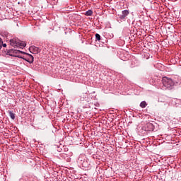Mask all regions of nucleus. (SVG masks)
Returning <instances> with one entry per match:
<instances>
[{
	"label": "nucleus",
	"instance_id": "nucleus-15",
	"mask_svg": "<svg viewBox=\"0 0 181 181\" xmlns=\"http://www.w3.org/2000/svg\"><path fill=\"white\" fill-rule=\"evenodd\" d=\"M6 47V44H4V42H2L1 47Z\"/></svg>",
	"mask_w": 181,
	"mask_h": 181
},
{
	"label": "nucleus",
	"instance_id": "nucleus-13",
	"mask_svg": "<svg viewBox=\"0 0 181 181\" xmlns=\"http://www.w3.org/2000/svg\"><path fill=\"white\" fill-rule=\"evenodd\" d=\"M16 57H18V59H23V60H25V59L26 58L25 57H22V56H20V55H16Z\"/></svg>",
	"mask_w": 181,
	"mask_h": 181
},
{
	"label": "nucleus",
	"instance_id": "nucleus-7",
	"mask_svg": "<svg viewBox=\"0 0 181 181\" xmlns=\"http://www.w3.org/2000/svg\"><path fill=\"white\" fill-rule=\"evenodd\" d=\"M13 53L16 54V49H11L7 51L6 54L8 56H11V57H16V55H14Z\"/></svg>",
	"mask_w": 181,
	"mask_h": 181
},
{
	"label": "nucleus",
	"instance_id": "nucleus-16",
	"mask_svg": "<svg viewBox=\"0 0 181 181\" xmlns=\"http://www.w3.org/2000/svg\"><path fill=\"white\" fill-rule=\"evenodd\" d=\"M57 151H58V152H62V148H60L58 147Z\"/></svg>",
	"mask_w": 181,
	"mask_h": 181
},
{
	"label": "nucleus",
	"instance_id": "nucleus-14",
	"mask_svg": "<svg viewBox=\"0 0 181 181\" xmlns=\"http://www.w3.org/2000/svg\"><path fill=\"white\" fill-rule=\"evenodd\" d=\"M2 49V39L0 38V50Z\"/></svg>",
	"mask_w": 181,
	"mask_h": 181
},
{
	"label": "nucleus",
	"instance_id": "nucleus-9",
	"mask_svg": "<svg viewBox=\"0 0 181 181\" xmlns=\"http://www.w3.org/2000/svg\"><path fill=\"white\" fill-rule=\"evenodd\" d=\"M8 114H9L10 118H11V119H15V113H13L11 110H9Z\"/></svg>",
	"mask_w": 181,
	"mask_h": 181
},
{
	"label": "nucleus",
	"instance_id": "nucleus-6",
	"mask_svg": "<svg viewBox=\"0 0 181 181\" xmlns=\"http://www.w3.org/2000/svg\"><path fill=\"white\" fill-rule=\"evenodd\" d=\"M25 54L27 57H25V59H24V60L25 62H28V63H30V64H32V63H33L34 62L35 57H33V55L30 54Z\"/></svg>",
	"mask_w": 181,
	"mask_h": 181
},
{
	"label": "nucleus",
	"instance_id": "nucleus-10",
	"mask_svg": "<svg viewBox=\"0 0 181 181\" xmlns=\"http://www.w3.org/2000/svg\"><path fill=\"white\" fill-rule=\"evenodd\" d=\"M85 15L86 16H91L93 15V11L92 10H88L86 12Z\"/></svg>",
	"mask_w": 181,
	"mask_h": 181
},
{
	"label": "nucleus",
	"instance_id": "nucleus-17",
	"mask_svg": "<svg viewBox=\"0 0 181 181\" xmlns=\"http://www.w3.org/2000/svg\"><path fill=\"white\" fill-rule=\"evenodd\" d=\"M172 1V2H176V1H177L178 0H171Z\"/></svg>",
	"mask_w": 181,
	"mask_h": 181
},
{
	"label": "nucleus",
	"instance_id": "nucleus-18",
	"mask_svg": "<svg viewBox=\"0 0 181 181\" xmlns=\"http://www.w3.org/2000/svg\"><path fill=\"white\" fill-rule=\"evenodd\" d=\"M65 151H69V148H65Z\"/></svg>",
	"mask_w": 181,
	"mask_h": 181
},
{
	"label": "nucleus",
	"instance_id": "nucleus-1",
	"mask_svg": "<svg viewBox=\"0 0 181 181\" xmlns=\"http://www.w3.org/2000/svg\"><path fill=\"white\" fill-rule=\"evenodd\" d=\"M163 90H172L175 84H179L177 81H173L172 78L164 76L162 79Z\"/></svg>",
	"mask_w": 181,
	"mask_h": 181
},
{
	"label": "nucleus",
	"instance_id": "nucleus-11",
	"mask_svg": "<svg viewBox=\"0 0 181 181\" xmlns=\"http://www.w3.org/2000/svg\"><path fill=\"white\" fill-rule=\"evenodd\" d=\"M95 39H96V40L100 42V40H101V35H100V34H98V33H96L95 34Z\"/></svg>",
	"mask_w": 181,
	"mask_h": 181
},
{
	"label": "nucleus",
	"instance_id": "nucleus-4",
	"mask_svg": "<svg viewBox=\"0 0 181 181\" xmlns=\"http://www.w3.org/2000/svg\"><path fill=\"white\" fill-rule=\"evenodd\" d=\"M29 51L30 52V53L37 54L38 53H40V52H42V49L37 47L31 46L29 47Z\"/></svg>",
	"mask_w": 181,
	"mask_h": 181
},
{
	"label": "nucleus",
	"instance_id": "nucleus-5",
	"mask_svg": "<svg viewBox=\"0 0 181 181\" xmlns=\"http://www.w3.org/2000/svg\"><path fill=\"white\" fill-rule=\"evenodd\" d=\"M155 129V125L151 122H148L145 125V131L152 132Z\"/></svg>",
	"mask_w": 181,
	"mask_h": 181
},
{
	"label": "nucleus",
	"instance_id": "nucleus-3",
	"mask_svg": "<svg viewBox=\"0 0 181 181\" xmlns=\"http://www.w3.org/2000/svg\"><path fill=\"white\" fill-rule=\"evenodd\" d=\"M129 15V11L123 10L121 14H118L119 18L121 21H125L127 19V16Z\"/></svg>",
	"mask_w": 181,
	"mask_h": 181
},
{
	"label": "nucleus",
	"instance_id": "nucleus-8",
	"mask_svg": "<svg viewBox=\"0 0 181 181\" xmlns=\"http://www.w3.org/2000/svg\"><path fill=\"white\" fill-rule=\"evenodd\" d=\"M146 105H148V103H146L145 101H142V102L140 103V107H141V108H146Z\"/></svg>",
	"mask_w": 181,
	"mask_h": 181
},
{
	"label": "nucleus",
	"instance_id": "nucleus-2",
	"mask_svg": "<svg viewBox=\"0 0 181 181\" xmlns=\"http://www.w3.org/2000/svg\"><path fill=\"white\" fill-rule=\"evenodd\" d=\"M10 45L11 46H17V47H20L21 49H23V47H26V42L23 41L19 40V39L13 38L10 40Z\"/></svg>",
	"mask_w": 181,
	"mask_h": 181
},
{
	"label": "nucleus",
	"instance_id": "nucleus-12",
	"mask_svg": "<svg viewBox=\"0 0 181 181\" xmlns=\"http://www.w3.org/2000/svg\"><path fill=\"white\" fill-rule=\"evenodd\" d=\"M18 53H21L22 54H26V52H22L21 50H16V54H18Z\"/></svg>",
	"mask_w": 181,
	"mask_h": 181
}]
</instances>
